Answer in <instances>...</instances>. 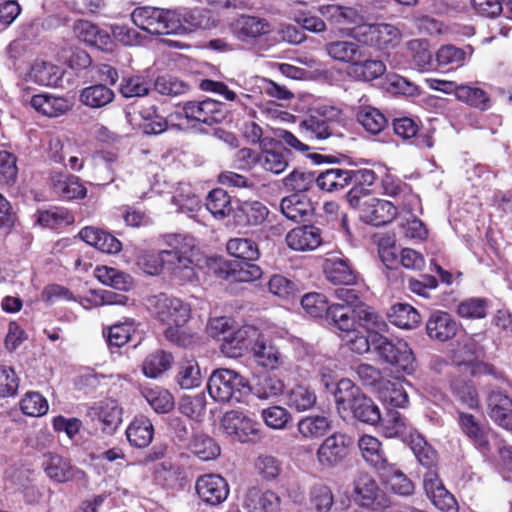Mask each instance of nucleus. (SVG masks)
<instances>
[{
    "label": "nucleus",
    "instance_id": "1",
    "mask_svg": "<svg viewBox=\"0 0 512 512\" xmlns=\"http://www.w3.org/2000/svg\"><path fill=\"white\" fill-rule=\"evenodd\" d=\"M147 308L153 318L167 326L164 336L169 342L180 347L192 345L193 335L183 329L191 314L189 304L177 297L160 293L147 299Z\"/></svg>",
    "mask_w": 512,
    "mask_h": 512
},
{
    "label": "nucleus",
    "instance_id": "2",
    "mask_svg": "<svg viewBox=\"0 0 512 512\" xmlns=\"http://www.w3.org/2000/svg\"><path fill=\"white\" fill-rule=\"evenodd\" d=\"M193 245L191 239L183 246L158 253H145L138 261L139 267L148 275H158L162 269L170 270L175 276L191 281L194 276L192 267Z\"/></svg>",
    "mask_w": 512,
    "mask_h": 512
},
{
    "label": "nucleus",
    "instance_id": "3",
    "mask_svg": "<svg viewBox=\"0 0 512 512\" xmlns=\"http://www.w3.org/2000/svg\"><path fill=\"white\" fill-rule=\"evenodd\" d=\"M275 135L278 140L265 137L259 155V165L267 172L281 174L288 167V151L281 144L302 153L308 151L309 146L285 129H277Z\"/></svg>",
    "mask_w": 512,
    "mask_h": 512
},
{
    "label": "nucleus",
    "instance_id": "4",
    "mask_svg": "<svg viewBox=\"0 0 512 512\" xmlns=\"http://www.w3.org/2000/svg\"><path fill=\"white\" fill-rule=\"evenodd\" d=\"M207 390L210 397L219 403H242L251 392L247 379L238 372L226 368L212 372Z\"/></svg>",
    "mask_w": 512,
    "mask_h": 512
},
{
    "label": "nucleus",
    "instance_id": "5",
    "mask_svg": "<svg viewBox=\"0 0 512 512\" xmlns=\"http://www.w3.org/2000/svg\"><path fill=\"white\" fill-rule=\"evenodd\" d=\"M342 31L357 42L379 50L396 47L402 37L400 29L388 23L361 24Z\"/></svg>",
    "mask_w": 512,
    "mask_h": 512
},
{
    "label": "nucleus",
    "instance_id": "6",
    "mask_svg": "<svg viewBox=\"0 0 512 512\" xmlns=\"http://www.w3.org/2000/svg\"><path fill=\"white\" fill-rule=\"evenodd\" d=\"M374 351L384 362L396 369L412 374L416 370V359L408 343L399 338L374 336Z\"/></svg>",
    "mask_w": 512,
    "mask_h": 512
},
{
    "label": "nucleus",
    "instance_id": "7",
    "mask_svg": "<svg viewBox=\"0 0 512 512\" xmlns=\"http://www.w3.org/2000/svg\"><path fill=\"white\" fill-rule=\"evenodd\" d=\"M354 501L361 507L378 511L389 507L390 500L376 480L367 472H359L353 481Z\"/></svg>",
    "mask_w": 512,
    "mask_h": 512
},
{
    "label": "nucleus",
    "instance_id": "8",
    "mask_svg": "<svg viewBox=\"0 0 512 512\" xmlns=\"http://www.w3.org/2000/svg\"><path fill=\"white\" fill-rule=\"evenodd\" d=\"M335 297L340 301L339 306H349L355 310L362 327L386 329L385 319L371 306L361 300L360 291L356 288L341 287L335 290Z\"/></svg>",
    "mask_w": 512,
    "mask_h": 512
},
{
    "label": "nucleus",
    "instance_id": "9",
    "mask_svg": "<svg viewBox=\"0 0 512 512\" xmlns=\"http://www.w3.org/2000/svg\"><path fill=\"white\" fill-rule=\"evenodd\" d=\"M221 427L226 435L241 443L261 438L260 423L241 411L226 412L221 419Z\"/></svg>",
    "mask_w": 512,
    "mask_h": 512
},
{
    "label": "nucleus",
    "instance_id": "10",
    "mask_svg": "<svg viewBox=\"0 0 512 512\" xmlns=\"http://www.w3.org/2000/svg\"><path fill=\"white\" fill-rule=\"evenodd\" d=\"M135 26L150 34H171L175 32L172 10L156 7H137L131 13Z\"/></svg>",
    "mask_w": 512,
    "mask_h": 512
},
{
    "label": "nucleus",
    "instance_id": "11",
    "mask_svg": "<svg viewBox=\"0 0 512 512\" xmlns=\"http://www.w3.org/2000/svg\"><path fill=\"white\" fill-rule=\"evenodd\" d=\"M351 445V438L344 433L327 436L316 450L317 463L323 468L337 467L348 457Z\"/></svg>",
    "mask_w": 512,
    "mask_h": 512
},
{
    "label": "nucleus",
    "instance_id": "12",
    "mask_svg": "<svg viewBox=\"0 0 512 512\" xmlns=\"http://www.w3.org/2000/svg\"><path fill=\"white\" fill-rule=\"evenodd\" d=\"M180 112L182 113V121H193L206 125L220 123L225 118L223 103L211 98L189 101L184 104Z\"/></svg>",
    "mask_w": 512,
    "mask_h": 512
},
{
    "label": "nucleus",
    "instance_id": "13",
    "mask_svg": "<svg viewBox=\"0 0 512 512\" xmlns=\"http://www.w3.org/2000/svg\"><path fill=\"white\" fill-rule=\"evenodd\" d=\"M41 466L46 476L53 482L61 484L70 481H81L86 478L83 470L57 453L47 452L43 455Z\"/></svg>",
    "mask_w": 512,
    "mask_h": 512
},
{
    "label": "nucleus",
    "instance_id": "14",
    "mask_svg": "<svg viewBox=\"0 0 512 512\" xmlns=\"http://www.w3.org/2000/svg\"><path fill=\"white\" fill-rule=\"evenodd\" d=\"M355 208L359 209L360 218L373 226H383L392 222L398 211L392 202L375 197L360 200V204Z\"/></svg>",
    "mask_w": 512,
    "mask_h": 512
},
{
    "label": "nucleus",
    "instance_id": "15",
    "mask_svg": "<svg viewBox=\"0 0 512 512\" xmlns=\"http://www.w3.org/2000/svg\"><path fill=\"white\" fill-rule=\"evenodd\" d=\"M174 33L194 32L215 26L210 10L205 8H179L172 10Z\"/></svg>",
    "mask_w": 512,
    "mask_h": 512
},
{
    "label": "nucleus",
    "instance_id": "16",
    "mask_svg": "<svg viewBox=\"0 0 512 512\" xmlns=\"http://www.w3.org/2000/svg\"><path fill=\"white\" fill-rule=\"evenodd\" d=\"M195 490L198 497L210 506L223 503L230 492L226 479L214 473L199 476L195 482Z\"/></svg>",
    "mask_w": 512,
    "mask_h": 512
},
{
    "label": "nucleus",
    "instance_id": "17",
    "mask_svg": "<svg viewBox=\"0 0 512 512\" xmlns=\"http://www.w3.org/2000/svg\"><path fill=\"white\" fill-rule=\"evenodd\" d=\"M458 422L462 432L484 456L491 452V440L495 433L482 425L472 414L459 412Z\"/></svg>",
    "mask_w": 512,
    "mask_h": 512
},
{
    "label": "nucleus",
    "instance_id": "18",
    "mask_svg": "<svg viewBox=\"0 0 512 512\" xmlns=\"http://www.w3.org/2000/svg\"><path fill=\"white\" fill-rule=\"evenodd\" d=\"M259 330L254 326H243L222 338L221 351L230 358L241 357L251 351L252 345L257 341Z\"/></svg>",
    "mask_w": 512,
    "mask_h": 512
},
{
    "label": "nucleus",
    "instance_id": "19",
    "mask_svg": "<svg viewBox=\"0 0 512 512\" xmlns=\"http://www.w3.org/2000/svg\"><path fill=\"white\" fill-rule=\"evenodd\" d=\"M88 415L93 421L101 423L104 433L111 434L122 422V408L114 399H104L90 407Z\"/></svg>",
    "mask_w": 512,
    "mask_h": 512
},
{
    "label": "nucleus",
    "instance_id": "20",
    "mask_svg": "<svg viewBox=\"0 0 512 512\" xmlns=\"http://www.w3.org/2000/svg\"><path fill=\"white\" fill-rule=\"evenodd\" d=\"M219 277L233 282H251L262 275L261 268L252 261L221 260L218 264Z\"/></svg>",
    "mask_w": 512,
    "mask_h": 512
},
{
    "label": "nucleus",
    "instance_id": "21",
    "mask_svg": "<svg viewBox=\"0 0 512 512\" xmlns=\"http://www.w3.org/2000/svg\"><path fill=\"white\" fill-rule=\"evenodd\" d=\"M327 280L335 285H353L356 283V274L348 258L342 254H330L323 264Z\"/></svg>",
    "mask_w": 512,
    "mask_h": 512
},
{
    "label": "nucleus",
    "instance_id": "22",
    "mask_svg": "<svg viewBox=\"0 0 512 512\" xmlns=\"http://www.w3.org/2000/svg\"><path fill=\"white\" fill-rule=\"evenodd\" d=\"M380 421L381 433L386 438H399L407 443L418 432L400 412L395 410H388Z\"/></svg>",
    "mask_w": 512,
    "mask_h": 512
},
{
    "label": "nucleus",
    "instance_id": "23",
    "mask_svg": "<svg viewBox=\"0 0 512 512\" xmlns=\"http://www.w3.org/2000/svg\"><path fill=\"white\" fill-rule=\"evenodd\" d=\"M356 40H334L326 43L325 52L334 61L350 64L351 67L364 58L365 49Z\"/></svg>",
    "mask_w": 512,
    "mask_h": 512
},
{
    "label": "nucleus",
    "instance_id": "24",
    "mask_svg": "<svg viewBox=\"0 0 512 512\" xmlns=\"http://www.w3.org/2000/svg\"><path fill=\"white\" fill-rule=\"evenodd\" d=\"M286 243L295 251L315 250L322 243L321 230L313 225L296 227L286 235Z\"/></svg>",
    "mask_w": 512,
    "mask_h": 512
},
{
    "label": "nucleus",
    "instance_id": "25",
    "mask_svg": "<svg viewBox=\"0 0 512 512\" xmlns=\"http://www.w3.org/2000/svg\"><path fill=\"white\" fill-rule=\"evenodd\" d=\"M244 508L247 512H280L281 499L271 490L261 491L253 487L246 493Z\"/></svg>",
    "mask_w": 512,
    "mask_h": 512
},
{
    "label": "nucleus",
    "instance_id": "26",
    "mask_svg": "<svg viewBox=\"0 0 512 512\" xmlns=\"http://www.w3.org/2000/svg\"><path fill=\"white\" fill-rule=\"evenodd\" d=\"M52 193L59 199L70 201L84 198L87 190L74 175L57 174L51 177Z\"/></svg>",
    "mask_w": 512,
    "mask_h": 512
},
{
    "label": "nucleus",
    "instance_id": "27",
    "mask_svg": "<svg viewBox=\"0 0 512 512\" xmlns=\"http://www.w3.org/2000/svg\"><path fill=\"white\" fill-rule=\"evenodd\" d=\"M488 414L499 426L512 430V399L500 391H492L488 397Z\"/></svg>",
    "mask_w": 512,
    "mask_h": 512
},
{
    "label": "nucleus",
    "instance_id": "28",
    "mask_svg": "<svg viewBox=\"0 0 512 512\" xmlns=\"http://www.w3.org/2000/svg\"><path fill=\"white\" fill-rule=\"evenodd\" d=\"M76 37L90 46L101 50L109 49L112 43L110 34L87 20H78L73 25Z\"/></svg>",
    "mask_w": 512,
    "mask_h": 512
},
{
    "label": "nucleus",
    "instance_id": "29",
    "mask_svg": "<svg viewBox=\"0 0 512 512\" xmlns=\"http://www.w3.org/2000/svg\"><path fill=\"white\" fill-rule=\"evenodd\" d=\"M458 330L457 322L447 312L433 313L426 323L427 335L436 341L445 342L454 337Z\"/></svg>",
    "mask_w": 512,
    "mask_h": 512
},
{
    "label": "nucleus",
    "instance_id": "30",
    "mask_svg": "<svg viewBox=\"0 0 512 512\" xmlns=\"http://www.w3.org/2000/svg\"><path fill=\"white\" fill-rule=\"evenodd\" d=\"M404 384L406 382L401 378L385 380L377 390L383 404L392 408H406L409 404V396Z\"/></svg>",
    "mask_w": 512,
    "mask_h": 512
},
{
    "label": "nucleus",
    "instance_id": "31",
    "mask_svg": "<svg viewBox=\"0 0 512 512\" xmlns=\"http://www.w3.org/2000/svg\"><path fill=\"white\" fill-rule=\"evenodd\" d=\"M250 352L255 362L266 369H276L282 364V355L278 348L266 339L260 331Z\"/></svg>",
    "mask_w": 512,
    "mask_h": 512
},
{
    "label": "nucleus",
    "instance_id": "32",
    "mask_svg": "<svg viewBox=\"0 0 512 512\" xmlns=\"http://www.w3.org/2000/svg\"><path fill=\"white\" fill-rule=\"evenodd\" d=\"M350 174V184L353 187L347 194V201L351 207H356L360 204V200L368 197L369 189L376 180L374 171L370 169L348 170Z\"/></svg>",
    "mask_w": 512,
    "mask_h": 512
},
{
    "label": "nucleus",
    "instance_id": "33",
    "mask_svg": "<svg viewBox=\"0 0 512 512\" xmlns=\"http://www.w3.org/2000/svg\"><path fill=\"white\" fill-rule=\"evenodd\" d=\"M30 104L37 112L47 117L62 116L72 108V103L67 98L50 94L34 95Z\"/></svg>",
    "mask_w": 512,
    "mask_h": 512
},
{
    "label": "nucleus",
    "instance_id": "34",
    "mask_svg": "<svg viewBox=\"0 0 512 512\" xmlns=\"http://www.w3.org/2000/svg\"><path fill=\"white\" fill-rule=\"evenodd\" d=\"M379 475L393 493L400 496H410L414 493L413 482L395 464L389 463Z\"/></svg>",
    "mask_w": 512,
    "mask_h": 512
},
{
    "label": "nucleus",
    "instance_id": "35",
    "mask_svg": "<svg viewBox=\"0 0 512 512\" xmlns=\"http://www.w3.org/2000/svg\"><path fill=\"white\" fill-rule=\"evenodd\" d=\"M337 406L338 412L345 418L349 414V410L362 394L351 380L343 378L337 381L335 387L331 390Z\"/></svg>",
    "mask_w": 512,
    "mask_h": 512
},
{
    "label": "nucleus",
    "instance_id": "36",
    "mask_svg": "<svg viewBox=\"0 0 512 512\" xmlns=\"http://www.w3.org/2000/svg\"><path fill=\"white\" fill-rule=\"evenodd\" d=\"M358 446L363 459L378 473L390 463L381 442L376 437L363 435L358 441Z\"/></svg>",
    "mask_w": 512,
    "mask_h": 512
},
{
    "label": "nucleus",
    "instance_id": "37",
    "mask_svg": "<svg viewBox=\"0 0 512 512\" xmlns=\"http://www.w3.org/2000/svg\"><path fill=\"white\" fill-rule=\"evenodd\" d=\"M326 319L334 328L346 334L354 333L357 327H362L355 310L349 306L331 304Z\"/></svg>",
    "mask_w": 512,
    "mask_h": 512
},
{
    "label": "nucleus",
    "instance_id": "38",
    "mask_svg": "<svg viewBox=\"0 0 512 512\" xmlns=\"http://www.w3.org/2000/svg\"><path fill=\"white\" fill-rule=\"evenodd\" d=\"M393 130L397 136L404 140L415 138L414 143L417 146L431 148L434 145L431 135L419 134V125L412 118L401 117L394 119Z\"/></svg>",
    "mask_w": 512,
    "mask_h": 512
},
{
    "label": "nucleus",
    "instance_id": "39",
    "mask_svg": "<svg viewBox=\"0 0 512 512\" xmlns=\"http://www.w3.org/2000/svg\"><path fill=\"white\" fill-rule=\"evenodd\" d=\"M280 210L287 219L299 222L311 214L312 205L305 195L293 193L281 200Z\"/></svg>",
    "mask_w": 512,
    "mask_h": 512
},
{
    "label": "nucleus",
    "instance_id": "40",
    "mask_svg": "<svg viewBox=\"0 0 512 512\" xmlns=\"http://www.w3.org/2000/svg\"><path fill=\"white\" fill-rule=\"evenodd\" d=\"M154 435V428L151 421L144 417H136L126 429V436L129 443L136 448L147 447Z\"/></svg>",
    "mask_w": 512,
    "mask_h": 512
},
{
    "label": "nucleus",
    "instance_id": "41",
    "mask_svg": "<svg viewBox=\"0 0 512 512\" xmlns=\"http://www.w3.org/2000/svg\"><path fill=\"white\" fill-rule=\"evenodd\" d=\"M62 76L60 68L50 62L36 60L27 75L28 80L42 86H55Z\"/></svg>",
    "mask_w": 512,
    "mask_h": 512
},
{
    "label": "nucleus",
    "instance_id": "42",
    "mask_svg": "<svg viewBox=\"0 0 512 512\" xmlns=\"http://www.w3.org/2000/svg\"><path fill=\"white\" fill-rule=\"evenodd\" d=\"M268 215V208L259 201L242 202L235 210V218L238 222L247 225H260L267 219Z\"/></svg>",
    "mask_w": 512,
    "mask_h": 512
},
{
    "label": "nucleus",
    "instance_id": "43",
    "mask_svg": "<svg viewBox=\"0 0 512 512\" xmlns=\"http://www.w3.org/2000/svg\"><path fill=\"white\" fill-rule=\"evenodd\" d=\"M318 10L319 13L332 25H359L358 22L360 21V15L354 8L330 4L320 6Z\"/></svg>",
    "mask_w": 512,
    "mask_h": 512
},
{
    "label": "nucleus",
    "instance_id": "44",
    "mask_svg": "<svg viewBox=\"0 0 512 512\" xmlns=\"http://www.w3.org/2000/svg\"><path fill=\"white\" fill-rule=\"evenodd\" d=\"M350 184L348 170L331 168L316 175L317 187L325 192H334L344 189Z\"/></svg>",
    "mask_w": 512,
    "mask_h": 512
},
{
    "label": "nucleus",
    "instance_id": "45",
    "mask_svg": "<svg viewBox=\"0 0 512 512\" xmlns=\"http://www.w3.org/2000/svg\"><path fill=\"white\" fill-rule=\"evenodd\" d=\"M174 358L170 352L164 350H156L143 361L142 372L151 379H155L169 370L173 364Z\"/></svg>",
    "mask_w": 512,
    "mask_h": 512
},
{
    "label": "nucleus",
    "instance_id": "46",
    "mask_svg": "<svg viewBox=\"0 0 512 512\" xmlns=\"http://www.w3.org/2000/svg\"><path fill=\"white\" fill-rule=\"evenodd\" d=\"M234 30L239 39L256 38L270 32V24L263 18L241 16L235 22Z\"/></svg>",
    "mask_w": 512,
    "mask_h": 512
},
{
    "label": "nucleus",
    "instance_id": "47",
    "mask_svg": "<svg viewBox=\"0 0 512 512\" xmlns=\"http://www.w3.org/2000/svg\"><path fill=\"white\" fill-rule=\"evenodd\" d=\"M357 121L370 134L382 132L388 125L386 116L372 106H361L356 113Z\"/></svg>",
    "mask_w": 512,
    "mask_h": 512
},
{
    "label": "nucleus",
    "instance_id": "48",
    "mask_svg": "<svg viewBox=\"0 0 512 512\" xmlns=\"http://www.w3.org/2000/svg\"><path fill=\"white\" fill-rule=\"evenodd\" d=\"M141 394L156 413H169L174 408V397L167 389L159 386L146 387Z\"/></svg>",
    "mask_w": 512,
    "mask_h": 512
},
{
    "label": "nucleus",
    "instance_id": "49",
    "mask_svg": "<svg viewBox=\"0 0 512 512\" xmlns=\"http://www.w3.org/2000/svg\"><path fill=\"white\" fill-rule=\"evenodd\" d=\"M144 122L141 124L142 131L147 135H157L160 134L168 128L178 127L183 128L185 123L182 122V113L175 111L171 113L168 118H164L160 115L154 116H143Z\"/></svg>",
    "mask_w": 512,
    "mask_h": 512
},
{
    "label": "nucleus",
    "instance_id": "50",
    "mask_svg": "<svg viewBox=\"0 0 512 512\" xmlns=\"http://www.w3.org/2000/svg\"><path fill=\"white\" fill-rule=\"evenodd\" d=\"M304 136L310 140H325L332 134L331 123L320 114H312L299 125Z\"/></svg>",
    "mask_w": 512,
    "mask_h": 512
},
{
    "label": "nucleus",
    "instance_id": "51",
    "mask_svg": "<svg viewBox=\"0 0 512 512\" xmlns=\"http://www.w3.org/2000/svg\"><path fill=\"white\" fill-rule=\"evenodd\" d=\"M388 318L393 325L402 329H413L420 323L418 311L406 303L393 305L388 313Z\"/></svg>",
    "mask_w": 512,
    "mask_h": 512
},
{
    "label": "nucleus",
    "instance_id": "52",
    "mask_svg": "<svg viewBox=\"0 0 512 512\" xmlns=\"http://www.w3.org/2000/svg\"><path fill=\"white\" fill-rule=\"evenodd\" d=\"M406 444L410 446L422 466L428 468V470H432L436 466L438 461L437 452L419 432L414 434Z\"/></svg>",
    "mask_w": 512,
    "mask_h": 512
},
{
    "label": "nucleus",
    "instance_id": "53",
    "mask_svg": "<svg viewBox=\"0 0 512 512\" xmlns=\"http://www.w3.org/2000/svg\"><path fill=\"white\" fill-rule=\"evenodd\" d=\"M114 99V92L103 84L84 88L80 93V102L91 108H102Z\"/></svg>",
    "mask_w": 512,
    "mask_h": 512
},
{
    "label": "nucleus",
    "instance_id": "54",
    "mask_svg": "<svg viewBox=\"0 0 512 512\" xmlns=\"http://www.w3.org/2000/svg\"><path fill=\"white\" fill-rule=\"evenodd\" d=\"M357 420L367 424H377L381 420V413L379 407L373 400L364 394H361L352 408L349 410Z\"/></svg>",
    "mask_w": 512,
    "mask_h": 512
},
{
    "label": "nucleus",
    "instance_id": "55",
    "mask_svg": "<svg viewBox=\"0 0 512 512\" xmlns=\"http://www.w3.org/2000/svg\"><path fill=\"white\" fill-rule=\"evenodd\" d=\"M94 276L104 285L114 289L126 291L132 286L131 277L112 267L98 266L94 270Z\"/></svg>",
    "mask_w": 512,
    "mask_h": 512
},
{
    "label": "nucleus",
    "instance_id": "56",
    "mask_svg": "<svg viewBox=\"0 0 512 512\" xmlns=\"http://www.w3.org/2000/svg\"><path fill=\"white\" fill-rule=\"evenodd\" d=\"M330 420L322 415H310L302 418L297 429L305 439H315L324 436L330 430Z\"/></svg>",
    "mask_w": 512,
    "mask_h": 512
},
{
    "label": "nucleus",
    "instance_id": "57",
    "mask_svg": "<svg viewBox=\"0 0 512 512\" xmlns=\"http://www.w3.org/2000/svg\"><path fill=\"white\" fill-rule=\"evenodd\" d=\"M386 71V66L381 60L364 58L356 61L351 67L352 75L363 81H371L382 76Z\"/></svg>",
    "mask_w": 512,
    "mask_h": 512
},
{
    "label": "nucleus",
    "instance_id": "58",
    "mask_svg": "<svg viewBox=\"0 0 512 512\" xmlns=\"http://www.w3.org/2000/svg\"><path fill=\"white\" fill-rule=\"evenodd\" d=\"M190 451L200 460L209 461L220 455V447L213 438L205 434H196L189 444Z\"/></svg>",
    "mask_w": 512,
    "mask_h": 512
},
{
    "label": "nucleus",
    "instance_id": "59",
    "mask_svg": "<svg viewBox=\"0 0 512 512\" xmlns=\"http://www.w3.org/2000/svg\"><path fill=\"white\" fill-rule=\"evenodd\" d=\"M176 380L182 389H193L200 386L202 377L197 361L187 359L180 362Z\"/></svg>",
    "mask_w": 512,
    "mask_h": 512
},
{
    "label": "nucleus",
    "instance_id": "60",
    "mask_svg": "<svg viewBox=\"0 0 512 512\" xmlns=\"http://www.w3.org/2000/svg\"><path fill=\"white\" fill-rule=\"evenodd\" d=\"M205 206L215 218L223 219L232 211L231 197L221 188L213 189L206 198Z\"/></svg>",
    "mask_w": 512,
    "mask_h": 512
},
{
    "label": "nucleus",
    "instance_id": "61",
    "mask_svg": "<svg viewBox=\"0 0 512 512\" xmlns=\"http://www.w3.org/2000/svg\"><path fill=\"white\" fill-rule=\"evenodd\" d=\"M466 60V51L451 44L441 46L436 53L438 65L450 70L462 67Z\"/></svg>",
    "mask_w": 512,
    "mask_h": 512
},
{
    "label": "nucleus",
    "instance_id": "62",
    "mask_svg": "<svg viewBox=\"0 0 512 512\" xmlns=\"http://www.w3.org/2000/svg\"><path fill=\"white\" fill-rule=\"evenodd\" d=\"M228 253L240 261H255L259 257L257 244L251 239L234 238L227 243Z\"/></svg>",
    "mask_w": 512,
    "mask_h": 512
},
{
    "label": "nucleus",
    "instance_id": "63",
    "mask_svg": "<svg viewBox=\"0 0 512 512\" xmlns=\"http://www.w3.org/2000/svg\"><path fill=\"white\" fill-rule=\"evenodd\" d=\"M381 186L383 194L387 196L403 198V201L406 200L408 204H413L418 201L417 196L412 193L408 184L391 175H386L382 179Z\"/></svg>",
    "mask_w": 512,
    "mask_h": 512
},
{
    "label": "nucleus",
    "instance_id": "64",
    "mask_svg": "<svg viewBox=\"0 0 512 512\" xmlns=\"http://www.w3.org/2000/svg\"><path fill=\"white\" fill-rule=\"evenodd\" d=\"M316 394L309 387L297 385L293 387L287 396L289 407L302 412L311 409L316 403Z\"/></svg>",
    "mask_w": 512,
    "mask_h": 512
}]
</instances>
